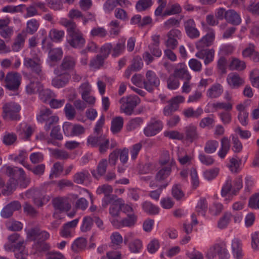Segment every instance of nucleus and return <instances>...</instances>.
Masks as SVG:
<instances>
[{
	"label": "nucleus",
	"instance_id": "nucleus-1",
	"mask_svg": "<svg viewBox=\"0 0 259 259\" xmlns=\"http://www.w3.org/2000/svg\"><path fill=\"white\" fill-rule=\"evenodd\" d=\"M87 144L92 147L99 148L100 153L105 152L109 147V140L103 134L90 135L87 139Z\"/></svg>",
	"mask_w": 259,
	"mask_h": 259
},
{
	"label": "nucleus",
	"instance_id": "nucleus-2",
	"mask_svg": "<svg viewBox=\"0 0 259 259\" xmlns=\"http://www.w3.org/2000/svg\"><path fill=\"white\" fill-rule=\"evenodd\" d=\"M20 109L21 107L18 103L15 102L6 103L3 107V117L6 120H19L20 115L19 112Z\"/></svg>",
	"mask_w": 259,
	"mask_h": 259
},
{
	"label": "nucleus",
	"instance_id": "nucleus-3",
	"mask_svg": "<svg viewBox=\"0 0 259 259\" xmlns=\"http://www.w3.org/2000/svg\"><path fill=\"white\" fill-rule=\"evenodd\" d=\"M6 174L9 177H15L17 179L18 185L21 188H26L30 183L29 180L26 178L25 172L22 168L8 166L6 168Z\"/></svg>",
	"mask_w": 259,
	"mask_h": 259
},
{
	"label": "nucleus",
	"instance_id": "nucleus-4",
	"mask_svg": "<svg viewBox=\"0 0 259 259\" xmlns=\"http://www.w3.org/2000/svg\"><path fill=\"white\" fill-rule=\"evenodd\" d=\"M139 98L137 96H130L126 98H122L119 100L121 104L120 110L127 115L132 114L134 108L138 103Z\"/></svg>",
	"mask_w": 259,
	"mask_h": 259
},
{
	"label": "nucleus",
	"instance_id": "nucleus-5",
	"mask_svg": "<svg viewBox=\"0 0 259 259\" xmlns=\"http://www.w3.org/2000/svg\"><path fill=\"white\" fill-rule=\"evenodd\" d=\"M24 65L27 68H30L31 71L35 73L36 76H38L39 79H42L44 78L41 61L39 58H25L24 59Z\"/></svg>",
	"mask_w": 259,
	"mask_h": 259
},
{
	"label": "nucleus",
	"instance_id": "nucleus-6",
	"mask_svg": "<svg viewBox=\"0 0 259 259\" xmlns=\"http://www.w3.org/2000/svg\"><path fill=\"white\" fill-rule=\"evenodd\" d=\"M26 195L32 196L34 203L38 207L42 206L50 200V197L46 195L44 190L38 189L29 190L26 192Z\"/></svg>",
	"mask_w": 259,
	"mask_h": 259
},
{
	"label": "nucleus",
	"instance_id": "nucleus-7",
	"mask_svg": "<svg viewBox=\"0 0 259 259\" xmlns=\"http://www.w3.org/2000/svg\"><path fill=\"white\" fill-rule=\"evenodd\" d=\"M75 64V59L73 57L65 56L59 67L54 70V73L57 76H60L63 73H68L74 69Z\"/></svg>",
	"mask_w": 259,
	"mask_h": 259
},
{
	"label": "nucleus",
	"instance_id": "nucleus-8",
	"mask_svg": "<svg viewBox=\"0 0 259 259\" xmlns=\"http://www.w3.org/2000/svg\"><path fill=\"white\" fill-rule=\"evenodd\" d=\"M21 77L18 72H9L5 78L6 87L10 91H16L20 84Z\"/></svg>",
	"mask_w": 259,
	"mask_h": 259
},
{
	"label": "nucleus",
	"instance_id": "nucleus-9",
	"mask_svg": "<svg viewBox=\"0 0 259 259\" xmlns=\"http://www.w3.org/2000/svg\"><path fill=\"white\" fill-rule=\"evenodd\" d=\"M163 128L162 122L160 120L152 118L144 129V133L146 137H152L160 132Z\"/></svg>",
	"mask_w": 259,
	"mask_h": 259
},
{
	"label": "nucleus",
	"instance_id": "nucleus-10",
	"mask_svg": "<svg viewBox=\"0 0 259 259\" xmlns=\"http://www.w3.org/2000/svg\"><path fill=\"white\" fill-rule=\"evenodd\" d=\"M146 80L143 81L144 88L148 92H152L154 88H157L160 84V80L155 73L152 70H148L146 73Z\"/></svg>",
	"mask_w": 259,
	"mask_h": 259
},
{
	"label": "nucleus",
	"instance_id": "nucleus-11",
	"mask_svg": "<svg viewBox=\"0 0 259 259\" xmlns=\"http://www.w3.org/2000/svg\"><path fill=\"white\" fill-rule=\"evenodd\" d=\"M184 26L187 35L191 39H196L200 36V32L196 28L194 19L190 18L184 22Z\"/></svg>",
	"mask_w": 259,
	"mask_h": 259
},
{
	"label": "nucleus",
	"instance_id": "nucleus-12",
	"mask_svg": "<svg viewBox=\"0 0 259 259\" xmlns=\"http://www.w3.org/2000/svg\"><path fill=\"white\" fill-rule=\"evenodd\" d=\"M181 32L178 29H171L167 34L168 37L165 41V46L169 49L175 50L178 45L177 38L181 35Z\"/></svg>",
	"mask_w": 259,
	"mask_h": 259
},
{
	"label": "nucleus",
	"instance_id": "nucleus-13",
	"mask_svg": "<svg viewBox=\"0 0 259 259\" xmlns=\"http://www.w3.org/2000/svg\"><path fill=\"white\" fill-rule=\"evenodd\" d=\"M21 208V204L18 201H13L3 208L1 215L4 218H9L13 215L14 211L18 210Z\"/></svg>",
	"mask_w": 259,
	"mask_h": 259
},
{
	"label": "nucleus",
	"instance_id": "nucleus-14",
	"mask_svg": "<svg viewBox=\"0 0 259 259\" xmlns=\"http://www.w3.org/2000/svg\"><path fill=\"white\" fill-rule=\"evenodd\" d=\"M42 79H39L38 76H32L30 78V83L26 86V90L29 94H34L39 91L42 88V85L40 83Z\"/></svg>",
	"mask_w": 259,
	"mask_h": 259
},
{
	"label": "nucleus",
	"instance_id": "nucleus-15",
	"mask_svg": "<svg viewBox=\"0 0 259 259\" xmlns=\"http://www.w3.org/2000/svg\"><path fill=\"white\" fill-rule=\"evenodd\" d=\"M85 42L81 31L68 36V42L73 48L80 49L83 46Z\"/></svg>",
	"mask_w": 259,
	"mask_h": 259
},
{
	"label": "nucleus",
	"instance_id": "nucleus-16",
	"mask_svg": "<svg viewBox=\"0 0 259 259\" xmlns=\"http://www.w3.org/2000/svg\"><path fill=\"white\" fill-rule=\"evenodd\" d=\"M178 68L174 70V76L187 81H189L191 78V76L189 74L186 65L184 63H180L178 64Z\"/></svg>",
	"mask_w": 259,
	"mask_h": 259
},
{
	"label": "nucleus",
	"instance_id": "nucleus-17",
	"mask_svg": "<svg viewBox=\"0 0 259 259\" xmlns=\"http://www.w3.org/2000/svg\"><path fill=\"white\" fill-rule=\"evenodd\" d=\"M196 57L200 59H204V64L207 65L211 63L214 59V50L213 49L201 50L196 53Z\"/></svg>",
	"mask_w": 259,
	"mask_h": 259
},
{
	"label": "nucleus",
	"instance_id": "nucleus-18",
	"mask_svg": "<svg viewBox=\"0 0 259 259\" xmlns=\"http://www.w3.org/2000/svg\"><path fill=\"white\" fill-rule=\"evenodd\" d=\"M225 20L227 22L234 25H238L241 22L240 15L234 10L230 9L226 11Z\"/></svg>",
	"mask_w": 259,
	"mask_h": 259
},
{
	"label": "nucleus",
	"instance_id": "nucleus-19",
	"mask_svg": "<svg viewBox=\"0 0 259 259\" xmlns=\"http://www.w3.org/2000/svg\"><path fill=\"white\" fill-rule=\"evenodd\" d=\"M223 92V86L219 83H215L208 89L206 96L210 99L217 98L222 95Z\"/></svg>",
	"mask_w": 259,
	"mask_h": 259
},
{
	"label": "nucleus",
	"instance_id": "nucleus-20",
	"mask_svg": "<svg viewBox=\"0 0 259 259\" xmlns=\"http://www.w3.org/2000/svg\"><path fill=\"white\" fill-rule=\"evenodd\" d=\"M70 78V75L68 73H63L62 75L53 79L52 84L57 88H62L68 83Z\"/></svg>",
	"mask_w": 259,
	"mask_h": 259
},
{
	"label": "nucleus",
	"instance_id": "nucleus-21",
	"mask_svg": "<svg viewBox=\"0 0 259 259\" xmlns=\"http://www.w3.org/2000/svg\"><path fill=\"white\" fill-rule=\"evenodd\" d=\"M60 23L67 28L68 36L80 31L77 28L76 23L72 20L62 19Z\"/></svg>",
	"mask_w": 259,
	"mask_h": 259
},
{
	"label": "nucleus",
	"instance_id": "nucleus-22",
	"mask_svg": "<svg viewBox=\"0 0 259 259\" xmlns=\"http://www.w3.org/2000/svg\"><path fill=\"white\" fill-rule=\"evenodd\" d=\"M53 205L55 209L60 211L68 210L71 207L66 200L63 197L54 198L53 200Z\"/></svg>",
	"mask_w": 259,
	"mask_h": 259
},
{
	"label": "nucleus",
	"instance_id": "nucleus-23",
	"mask_svg": "<svg viewBox=\"0 0 259 259\" xmlns=\"http://www.w3.org/2000/svg\"><path fill=\"white\" fill-rule=\"evenodd\" d=\"M232 249L233 255L236 259H242L243 253L242 249V244L240 240L235 238L232 243Z\"/></svg>",
	"mask_w": 259,
	"mask_h": 259
},
{
	"label": "nucleus",
	"instance_id": "nucleus-24",
	"mask_svg": "<svg viewBox=\"0 0 259 259\" xmlns=\"http://www.w3.org/2000/svg\"><path fill=\"white\" fill-rule=\"evenodd\" d=\"M227 81L232 88H238L244 83V80L237 73L230 74L227 76Z\"/></svg>",
	"mask_w": 259,
	"mask_h": 259
},
{
	"label": "nucleus",
	"instance_id": "nucleus-25",
	"mask_svg": "<svg viewBox=\"0 0 259 259\" xmlns=\"http://www.w3.org/2000/svg\"><path fill=\"white\" fill-rule=\"evenodd\" d=\"M225 248V245L223 244H214L209 248L207 253L206 257L208 259H213L216 256L217 254L219 256Z\"/></svg>",
	"mask_w": 259,
	"mask_h": 259
},
{
	"label": "nucleus",
	"instance_id": "nucleus-26",
	"mask_svg": "<svg viewBox=\"0 0 259 259\" xmlns=\"http://www.w3.org/2000/svg\"><path fill=\"white\" fill-rule=\"evenodd\" d=\"M186 139L190 142H193L198 138L197 127L195 125L190 124L185 127Z\"/></svg>",
	"mask_w": 259,
	"mask_h": 259
},
{
	"label": "nucleus",
	"instance_id": "nucleus-27",
	"mask_svg": "<svg viewBox=\"0 0 259 259\" xmlns=\"http://www.w3.org/2000/svg\"><path fill=\"white\" fill-rule=\"evenodd\" d=\"M124 205V201L122 199L114 202L109 208V213L112 218L117 217L122 209V206Z\"/></svg>",
	"mask_w": 259,
	"mask_h": 259
},
{
	"label": "nucleus",
	"instance_id": "nucleus-28",
	"mask_svg": "<svg viewBox=\"0 0 259 259\" xmlns=\"http://www.w3.org/2000/svg\"><path fill=\"white\" fill-rule=\"evenodd\" d=\"M11 178L7 182L5 188L3 189V194L6 195L11 194L16 189L18 185V182L15 177Z\"/></svg>",
	"mask_w": 259,
	"mask_h": 259
},
{
	"label": "nucleus",
	"instance_id": "nucleus-29",
	"mask_svg": "<svg viewBox=\"0 0 259 259\" xmlns=\"http://www.w3.org/2000/svg\"><path fill=\"white\" fill-rule=\"evenodd\" d=\"M175 162L171 161L170 165L164 166L156 174L155 179L156 181H161L166 179L170 175L171 171V166L175 164Z\"/></svg>",
	"mask_w": 259,
	"mask_h": 259
},
{
	"label": "nucleus",
	"instance_id": "nucleus-30",
	"mask_svg": "<svg viewBox=\"0 0 259 259\" xmlns=\"http://www.w3.org/2000/svg\"><path fill=\"white\" fill-rule=\"evenodd\" d=\"M107 165V160L106 159H102L98 163L97 167L98 174H96V171L95 170H93L91 171L93 177L97 179H98V176L100 177L104 175L106 171Z\"/></svg>",
	"mask_w": 259,
	"mask_h": 259
},
{
	"label": "nucleus",
	"instance_id": "nucleus-31",
	"mask_svg": "<svg viewBox=\"0 0 259 259\" xmlns=\"http://www.w3.org/2000/svg\"><path fill=\"white\" fill-rule=\"evenodd\" d=\"M126 39L121 38L118 40L116 45L112 47V56L116 57L123 53L125 50V44Z\"/></svg>",
	"mask_w": 259,
	"mask_h": 259
},
{
	"label": "nucleus",
	"instance_id": "nucleus-32",
	"mask_svg": "<svg viewBox=\"0 0 259 259\" xmlns=\"http://www.w3.org/2000/svg\"><path fill=\"white\" fill-rule=\"evenodd\" d=\"M230 148V141L227 137H224L221 140V148L218 152L219 156L224 158Z\"/></svg>",
	"mask_w": 259,
	"mask_h": 259
},
{
	"label": "nucleus",
	"instance_id": "nucleus-33",
	"mask_svg": "<svg viewBox=\"0 0 259 259\" xmlns=\"http://www.w3.org/2000/svg\"><path fill=\"white\" fill-rule=\"evenodd\" d=\"M90 174L87 170L77 172L73 176V181L77 184H83L85 181L89 180Z\"/></svg>",
	"mask_w": 259,
	"mask_h": 259
},
{
	"label": "nucleus",
	"instance_id": "nucleus-34",
	"mask_svg": "<svg viewBox=\"0 0 259 259\" xmlns=\"http://www.w3.org/2000/svg\"><path fill=\"white\" fill-rule=\"evenodd\" d=\"M143 210L150 215H156L159 212V208L149 201H145L142 204Z\"/></svg>",
	"mask_w": 259,
	"mask_h": 259
},
{
	"label": "nucleus",
	"instance_id": "nucleus-35",
	"mask_svg": "<svg viewBox=\"0 0 259 259\" xmlns=\"http://www.w3.org/2000/svg\"><path fill=\"white\" fill-rule=\"evenodd\" d=\"M203 109L199 107L196 110L192 107L188 108L185 109L183 113L184 116L187 118H198L203 113Z\"/></svg>",
	"mask_w": 259,
	"mask_h": 259
},
{
	"label": "nucleus",
	"instance_id": "nucleus-36",
	"mask_svg": "<svg viewBox=\"0 0 259 259\" xmlns=\"http://www.w3.org/2000/svg\"><path fill=\"white\" fill-rule=\"evenodd\" d=\"M87 243V241L85 238L80 237L73 242L71 248L74 252H78L85 248Z\"/></svg>",
	"mask_w": 259,
	"mask_h": 259
},
{
	"label": "nucleus",
	"instance_id": "nucleus-37",
	"mask_svg": "<svg viewBox=\"0 0 259 259\" xmlns=\"http://www.w3.org/2000/svg\"><path fill=\"white\" fill-rule=\"evenodd\" d=\"M123 125V119L122 117L118 116L114 118L111 122V131L113 134L119 133Z\"/></svg>",
	"mask_w": 259,
	"mask_h": 259
},
{
	"label": "nucleus",
	"instance_id": "nucleus-38",
	"mask_svg": "<svg viewBox=\"0 0 259 259\" xmlns=\"http://www.w3.org/2000/svg\"><path fill=\"white\" fill-rule=\"evenodd\" d=\"M40 24L35 19H32L27 22L26 31L29 34H33L38 30Z\"/></svg>",
	"mask_w": 259,
	"mask_h": 259
},
{
	"label": "nucleus",
	"instance_id": "nucleus-39",
	"mask_svg": "<svg viewBox=\"0 0 259 259\" xmlns=\"http://www.w3.org/2000/svg\"><path fill=\"white\" fill-rule=\"evenodd\" d=\"M171 191L172 196L177 201L181 200L185 197V193L179 184L174 185Z\"/></svg>",
	"mask_w": 259,
	"mask_h": 259
},
{
	"label": "nucleus",
	"instance_id": "nucleus-40",
	"mask_svg": "<svg viewBox=\"0 0 259 259\" xmlns=\"http://www.w3.org/2000/svg\"><path fill=\"white\" fill-rule=\"evenodd\" d=\"M25 244V241L23 239L14 244L15 255L17 253L23 255H28V251L26 249Z\"/></svg>",
	"mask_w": 259,
	"mask_h": 259
},
{
	"label": "nucleus",
	"instance_id": "nucleus-41",
	"mask_svg": "<svg viewBox=\"0 0 259 259\" xmlns=\"http://www.w3.org/2000/svg\"><path fill=\"white\" fill-rule=\"evenodd\" d=\"M229 68L232 70L242 71L246 68V64L244 61L234 58L232 59Z\"/></svg>",
	"mask_w": 259,
	"mask_h": 259
},
{
	"label": "nucleus",
	"instance_id": "nucleus-42",
	"mask_svg": "<svg viewBox=\"0 0 259 259\" xmlns=\"http://www.w3.org/2000/svg\"><path fill=\"white\" fill-rule=\"evenodd\" d=\"M33 248L36 252L41 253L48 251L50 249L51 246L49 243L46 241L39 240L36 241L34 243Z\"/></svg>",
	"mask_w": 259,
	"mask_h": 259
},
{
	"label": "nucleus",
	"instance_id": "nucleus-43",
	"mask_svg": "<svg viewBox=\"0 0 259 259\" xmlns=\"http://www.w3.org/2000/svg\"><path fill=\"white\" fill-rule=\"evenodd\" d=\"M137 221V216L134 213H129L126 217L122 219L123 227H133Z\"/></svg>",
	"mask_w": 259,
	"mask_h": 259
},
{
	"label": "nucleus",
	"instance_id": "nucleus-44",
	"mask_svg": "<svg viewBox=\"0 0 259 259\" xmlns=\"http://www.w3.org/2000/svg\"><path fill=\"white\" fill-rule=\"evenodd\" d=\"M52 114V111L49 108H42L37 116V120L41 123L45 122L48 119L53 116Z\"/></svg>",
	"mask_w": 259,
	"mask_h": 259
},
{
	"label": "nucleus",
	"instance_id": "nucleus-45",
	"mask_svg": "<svg viewBox=\"0 0 259 259\" xmlns=\"http://www.w3.org/2000/svg\"><path fill=\"white\" fill-rule=\"evenodd\" d=\"M232 217V215L230 212H225L218 221V227L221 229L226 228L229 224Z\"/></svg>",
	"mask_w": 259,
	"mask_h": 259
},
{
	"label": "nucleus",
	"instance_id": "nucleus-46",
	"mask_svg": "<svg viewBox=\"0 0 259 259\" xmlns=\"http://www.w3.org/2000/svg\"><path fill=\"white\" fill-rule=\"evenodd\" d=\"M152 4V0H138L136 4V9L138 12H143L149 9Z\"/></svg>",
	"mask_w": 259,
	"mask_h": 259
},
{
	"label": "nucleus",
	"instance_id": "nucleus-47",
	"mask_svg": "<svg viewBox=\"0 0 259 259\" xmlns=\"http://www.w3.org/2000/svg\"><path fill=\"white\" fill-rule=\"evenodd\" d=\"M62 55L63 52L60 48L52 49L49 52V57L51 61L53 62H57L60 60L62 58Z\"/></svg>",
	"mask_w": 259,
	"mask_h": 259
},
{
	"label": "nucleus",
	"instance_id": "nucleus-48",
	"mask_svg": "<svg viewBox=\"0 0 259 259\" xmlns=\"http://www.w3.org/2000/svg\"><path fill=\"white\" fill-rule=\"evenodd\" d=\"M196 209L198 215L205 216L207 209V203L205 198H201L199 200Z\"/></svg>",
	"mask_w": 259,
	"mask_h": 259
},
{
	"label": "nucleus",
	"instance_id": "nucleus-49",
	"mask_svg": "<svg viewBox=\"0 0 259 259\" xmlns=\"http://www.w3.org/2000/svg\"><path fill=\"white\" fill-rule=\"evenodd\" d=\"M24 41L25 39L22 34L19 33L12 46L13 51L14 52L19 51L23 47Z\"/></svg>",
	"mask_w": 259,
	"mask_h": 259
},
{
	"label": "nucleus",
	"instance_id": "nucleus-50",
	"mask_svg": "<svg viewBox=\"0 0 259 259\" xmlns=\"http://www.w3.org/2000/svg\"><path fill=\"white\" fill-rule=\"evenodd\" d=\"M105 59L101 55L98 54L91 60L90 66L95 69H99L103 65Z\"/></svg>",
	"mask_w": 259,
	"mask_h": 259
},
{
	"label": "nucleus",
	"instance_id": "nucleus-51",
	"mask_svg": "<svg viewBox=\"0 0 259 259\" xmlns=\"http://www.w3.org/2000/svg\"><path fill=\"white\" fill-rule=\"evenodd\" d=\"M182 8L181 6L178 4L172 5L169 8H167L163 13V16H170L172 15L178 14L181 13Z\"/></svg>",
	"mask_w": 259,
	"mask_h": 259
},
{
	"label": "nucleus",
	"instance_id": "nucleus-52",
	"mask_svg": "<svg viewBox=\"0 0 259 259\" xmlns=\"http://www.w3.org/2000/svg\"><path fill=\"white\" fill-rule=\"evenodd\" d=\"M143 122V120L141 117H136L130 120L126 125V129L128 131H133L139 127Z\"/></svg>",
	"mask_w": 259,
	"mask_h": 259
},
{
	"label": "nucleus",
	"instance_id": "nucleus-53",
	"mask_svg": "<svg viewBox=\"0 0 259 259\" xmlns=\"http://www.w3.org/2000/svg\"><path fill=\"white\" fill-rule=\"evenodd\" d=\"M110 239L112 244V246L114 249L118 248V246L123 242L122 237L118 232L112 233L110 236Z\"/></svg>",
	"mask_w": 259,
	"mask_h": 259
},
{
	"label": "nucleus",
	"instance_id": "nucleus-54",
	"mask_svg": "<svg viewBox=\"0 0 259 259\" xmlns=\"http://www.w3.org/2000/svg\"><path fill=\"white\" fill-rule=\"evenodd\" d=\"M142 242L139 239H136L131 242L128 244V247L132 252H139L142 248Z\"/></svg>",
	"mask_w": 259,
	"mask_h": 259
},
{
	"label": "nucleus",
	"instance_id": "nucleus-55",
	"mask_svg": "<svg viewBox=\"0 0 259 259\" xmlns=\"http://www.w3.org/2000/svg\"><path fill=\"white\" fill-rule=\"evenodd\" d=\"M64 111L66 117L68 119L72 120L75 118L76 113V111L71 104L67 103L65 105Z\"/></svg>",
	"mask_w": 259,
	"mask_h": 259
},
{
	"label": "nucleus",
	"instance_id": "nucleus-56",
	"mask_svg": "<svg viewBox=\"0 0 259 259\" xmlns=\"http://www.w3.org/2000/svg\"><path fill=\"white\" fill-rule=\"evenodd\" d=\"M63 170V165L60 162H55L52 169L51 173L50 175V178L52 179L54 177L57 178Z\"/></svg>",
	"mask_w": 259,
	"mask_h": 259
},
{
	"label": "nucleus",
	"instance_id": "nucleus-57",
	"mask_svg": "<svg viewBox=\"0 0 259 259\" xmlns=\"http://www.w3.org/2000/svg\"><path fill=\"white\" fill-rule=\"evenodd\" d=\"M219 146V142L215 140L207 141L204 147V151L208 154L214 152Z\"/></svg>",
	"mask_w": 259,
	"mask_h": 259
},
{
	"label": "nucleus",
	"instance_id": "nucleus-58",
	"mask_svg": "<svg viewBox=\"0 0 259 259\" xmlns=\"http://www.w3.org/2000/svg\"><path fill=\"white\" fill-rule=\"evenodd\" d=\"M40 99L44 103L47 102L53 97V93L50 89L41 88L39 93Z\"/></svg>",
	"mask_w": 259,
	"mask_h": 259
},
{
	"label": "nucleus",
	"instance_id": "nucleus-59",
	"mask_svg": "<svg viewBox=\"0 0 259 259\" xmlns=\"http://www.w3.org/2000/svg\"><path fill=\"white\" fill-rule=\"evenodd\" d=\"M64 32L56 29H52L50 32V36L54 41H60L64 37Z\"/></svg>",
	"mask_w": 259,
	"mask_h": 259
},
{
	"label": "nucleus",
	"instance_id": "nucleus-60",
	"mask_svg": "<svg viewBox=\"0 0 259 259\" xmlns=\"http://www.w3.org/2000/svg\"><path fill=\"white\" fill-rule=\"evenodd\" d=\"M17 137L14 133H6L3 137V142L7 145H11L16 141Z\"/></svg>",
	"mask_w": 259,
	"mask_h": 259
},
{
	"label": "nucleus",
	"instance_id": "nucleus-61",
	"mask_svg": "<svg viewBox=\"0 0 259 259\" xmlns=\"http://www.w3.org/2000/svg\"><path fill=\"white\" fill-rule=\"evenodd\" d=\"M25 7L24 5H19L14 6L8 5L2 8V12L6 13H14L17 12H22V8Z\"/></svg>",
	"mask_w": 259,
	"mask_h": 259
},
{
	"label": "nucleus",
	"instance_id": "nucleus-62",
	"mask_svg": "<svg viewBox=\"0 0 259 259\" xmlns=\"http://www.w3.org/2000/svg\"><path fill=\"white\" fill-rule=\"evenodd\" d=\"M119 199L116 195L104 196L102 199V206L103 208H105L109 204L112 205V203H114V202L119 200Z\"/></svg>",
	"mask_w": 259,
	"mask_h": 259
},
{
	"label": "nucleus",
	"instance_id": "nucleus-63",
	"mask_svg": "<svg viewBox=\"0 0 259 259\" xmlns=\"http://www.w3.org/2000/svg\"><path fill=\"white\" fill-rule=\"evenodd\" d=\"M168 105L165 106L163 109V114L164 116H169L172 115L173 112L178 110L177 106L175 104L171 103L169 101Z\"/></svg>",
	"mask_w": 259,
	"mask_h": 259
},
{
	"label": "nucleus",
	"instance_id": "nucleus-64",
	"mask_svg": "<svg viewBox=\"0 0 259 259\" xmlns=\"http://www.w3.org/2000/svg\"><path fill=\"white\" fill-rule=\"evenodd\" d=\"M93 224V218L90 217H85L83 219L82 225L81 227L82 232H85L91 230Z\"/></svg>",
	"mask_w": 259,
	"mask_h": 259
}]
</instances>
